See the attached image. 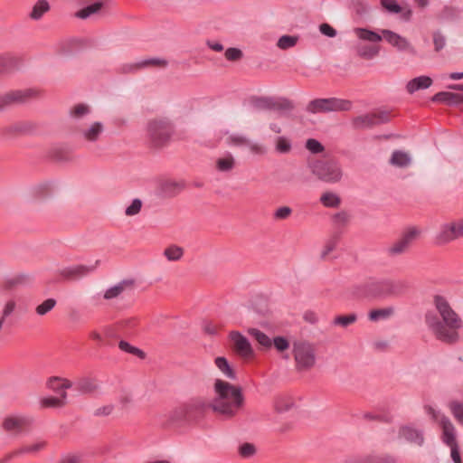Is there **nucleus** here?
I'll return each mask as SVG.
<instances>
[{
    "label": "nucleus",
    "mask_w": 463,
    "mask_h": 463,
    "mask_svg": "<svg viewBox=\"0 0 463 463\" xmlns=\"http://www.w3.org/2000/svg\"><path fill=\"white\" fill-rule=\"evenodd\" d=\"M66 392H62L61 396L59 397L51 396L42 399L41 404L42 406L47 408H58L63 406L66 403Z\"/></svg>",
    "instance_id": "27"
},
{
    "label": "nucleus",
    "mask_w": 463,
    "mask_h": 463,
    "mask_svg": "<svg viewBox=\"0 0 463 463\" xmlns=\"http://www.w3.org/2000/svg\"><path fill=\"white\" fill-rule=\"evenodd\" d=\"M348 214L345 212L335 213L333 217L334 223L337 226L345 225L348 222Z\"/></svg>",
    "instance_id": "57"
},
{
    "label": "nucleus",
    "mask_w": 463,
    "mask_h": 463,
    "mask_svg": "<svg viewBox=\"0 0 463 463\" xmlns=\"http://www.w3.org/2000/svg\"><path fill=\"white\" fill-rule=\"evenodd\" d=\"M407 442L418 447L422 446L424 442L422 430L407 426Z\"/></svg>",
    "instance_id": "24"
},
{
    "label": "nucleus",
    "mask_w": 463,
    "mask_h": 463,
    "mask_svg": "<svg viewBox=\"0 0 463 463\" xmlns=\"http://www.w3.org/2000/svg\"><path fill=\"white\" fill-rule=\"evenodd\" d=\"M56 305V300L54 298H48L44 300L42 304L38 305L36 307V313L39 316H44L48 312H50Z\"/></svg>",
    "instance_id": "40"
},
{
    "label": "nucleus",
    "mask_w": 463,
    "mask_h": 463,
    "mask_svg": "<svg viewBox=\"0 0 463 463\" xmlns=\"http://www.w3.org/2000/svg\"><path fill=\"white\" fill-rule=\"evenodd\" d=\"M79 462H80V457L77 455H66L61 460V463H79Z\"/></svg>",
    "instance_id": "63"
},
{
    "label": "nucleus",
    "mask_w": 463,
    "mask_h": 463,
    "mask_svg": "<svg viewBox=\"0 0 463 463\" xmlns=\"http://www.w3.org/2000/svg\"><path fill=\"white\" fill-rule=\"evenodd\" d=\"M291 145L289 141L284 137H279L277 140L276 148L280 153H287L290 150Z\"/></svg>",
    "instance_id": "52"
},
{
    "label": "nucleus",
    "mask_w": 463,
    "mask_h": 463,
    "mask_svg": "<svg viewBox=\"0 0 463 463\" xmlns=\"http://www.w3.org/2000/svg\"><path fill=\"white\" fill-rule=\"evenodd\" d=\"M166 61L158 58H151V59H145L137 63L131 64L128 66V70L130 71H134L137 68H143L146 66H165Z\"/></svg>",
    "instance_id": "33"
},
{
    "label": "nucleus",
    "mask_w": 463,
    "mask_h": 463,
    "mask_svg": "<svg viewBox=\"0 0 463 463\" xmlns=\"http://www.w3.org/2000/svg\"><path fill=\"white\" fill-rule=\"evenodd\" d=\"M337 240V237H333L326 241L324 250L321 252L322 259L326 258V256L336 248Z\"/></svg>",
    "instance_id": "51"
},
{
    "label": "nucleus",
    "mask_w": 463,
    "mask_h": 463,
    "mask_svg": "<svg viewBox=\"0 0 463 463\" xmlns=\"http://www.w3.org/2000/svg\"><path fill=\"white\" fill-rule=\"evenodd\" d=\"M306 147L313 154H318L323 152L324 150V146H322V144L318 140L314 138H309L307 140Z\"/></svg>",
    "instance_id": "47"
},
{
    "label": "nucleus",
    "mask_w": 463,
    "mask_h": 463,
    "mask_svg": "<svg viewBox=\"0 0 463 463\" xmlns=\"http://www.w3.org/2000/svg\"><path fill=\"white\" fill-rule=\"evenodd\" d=\"M312 173L323 182L335 184L342 179L340 165L335 161H317L310 165Z\"/></svg>",
    "instance_id": "7"
},
{
    "label": "nucleus",
    "mask_w": 463,
    "mask_h": 463,
    "mask_svg": "<svg viewBox=\"0 0 463 463\" xmlns=\"http://www.w3.org/2000/svg\"><path fill=\"white\" fill-rule=\"evenodd\" d=\"M381 35L382 39L383 38L387 43L398 49H401L403 45L404 41L402 36L390 30H382Z\"/></svg>",
    "instance_id": "25"
},
{
    "label": "nucleus",
    "mask_w": 463,
    "mask_h": 463,
    "mask_svg": "<svg viewBox=\"0 0 463 463\" xmlns=\"http://www.w3.org/2000/svg\"><path fill=\"white\" fill-rule=\"evenodd\" d=\"M249 335L253 337L261 346L270 348L272 346V339L265 333L257 328H250Z\"/></svg>",
    "instance_id": "23"
},
{
    "label": "nucleus",
    "mask_w": 463,
    "mask_h": 463,
    "mask_svg": "<svg viewBox=\"0 0 463 463\" xmlns=\"http://www.w3.org/2000/svg\"><path fill=\"white\" fill-rule=\"evenodd\" d=\"M77 389L83 393H89L97 389V384L93 380L83 379L77 383Z\"/></svg>",
    "instance_id": "39"
},
{
    "label": "nucleus",
    "mask_w": 463,
    "mask_h": 463,
    "mask_svg": "<svg viewBox=\"0 0 463 463\" xmlns=\"http://www.w3.org/2000/svg\"><path fill=\"white\" fill-rule=\"evenodd\" d=\"M390 119L387 111H377L355 117L353 125L355 128H369L373 126L386 123Z\"/></svg>",
    "instance_id": "12"
},
{
    "label": "nucleus",
    "mask_w": 463,
    "mask_h": 463,
    "mask_svg": "<svg viewBox=\"0 0 463 463\" xmlns=\"http://www.w3.org/2000/svg\"><path fill=\"white\" fill-rule=\"evenodd\" d=\"M214 364L219 371L228 379L235 380L236 373L228 360L223 356L216 357L214 360Z\"/></svg>",
    "instance_id": "20"
},
{
    "label": "nucleus",
    "mask_w": 463,
    "mask_h": 463,
    "mask_svg": "<svg viewBox=\"0 0 463 463\" xmlns=\"http://www.w3.org/2000/svg\"><path fill=\"white\" fill-rule=\"evenodd\" d=\"M207 45L210 49L214 52H222L223 50V45L218 42H207Z\"/></svg>",
    "instance_id": "64"
},
{
    "label": "nucleus",
    "mask_w": 463,
    "mask_h": 463,
    "mask_svg": "<svg viewBox=\"0 0 463 463\" xmlns=\"http://www.w3.org/2000/svg\"><path fill=\"white\" fill-rule=\"evenodd\" d=\"M142 201L140 199L132 200L131 203L126 208L125 214L127 216H134L137 215L142 208Z\"/></svg>",
    "instance_id": "43"
},
{
    "label": "nucleus",
    "mask_w": 463,
    "mask_h": 463,
    "mask_svg": "<svg viewBox=\"0 0 463 463\" xmlns=\"http://www.w3.org/2000/svg\"><path fill=\"white\" fill-rule=\"evenodd\" d=\"M119 348L127 353L133 354H143V352L139 350L137 347L132 346L130 344H128L126 341H120L119 342Z\"/></svg>",
    "instance_id": "55"
},
{
    "label": "nucleus",
    "mask_w": 463,
    "mask_h": 463,
    "mask_svg": "<svg viewBox=\"0 0 463 463\" xmlns=\"http://www.w3.org/2000/svg\"><path fill=\"white\" fill-rule=\"evenodd\" d=\"M257 106L263 109H272L275 107V101L272 99H260L257 102Z\"/></svg>",
    "instance_id": "61"
},
{
    "label": "nucleus",
    "mask_w": 463,
    "mask_h": 463,
    "mask_svg": "<svg viewBox=\"0 0 463 463\" xmlns=\"http://www.w3.org/2000/svg\"><path fill=\"white\" fill-rule=\"evenodd\" d=\"M234 352L242 359H250L254 356L253 348L250 341L238 331H232L229 335Z\"/></svg>",
    "instance_id": "13"
},
{
    "label": "nucleus",
    "mask_w": 463,
    "mask_h": 463,
    "mask_svg": "<svg viewBox=\"0 0 463 463\" xmlns=\"http://www.w3.org/2000/svg\"><path fill=\"white\" fill-rule=\"evenodd\" d=\"M33 93L32 90H12L7 92L0 96V109H4L14 103L24 102L29 97L33 96Z\"/></svg>",
    "instance_id": "15"
},
{
    "label": "nucleus",
    "mask_w": 463,
    "mask_h": 463,
    "mask_svg": "<svg viewBox=\"0 0 463 463\" xmlns=\"http://www.w3.org/2000/svg\"><path fill=\"white\" fill-rule=\"evenodd\" d=\"M452 90H458L462 93H454L449 91H440L432 97L434 102H441L449 105H456L463 102V84H453L449 87Z\"/></svg>",
    "instance_id": "14"
},
{
    "label": "nucleus",
    "mask_w": 463,
    "mask_h": 463,
    "mask_svg": "<svg viewBox=\"0 0 463 463\" xmlns=\"http://www.w3.org/2000/svg\"><path fill=\"white\" fill-rule=\"evenodd\" d=\"M420 231L414 226L407 227V243L409 241L415 240L420 236Z\"/></svg>",
    "instance_id": "60"
},
{
    "label": "nucleus",
    "mask_w": 463,
    "mask_h": 463,
    "mask_svg": "<svg viewBox=\"0 0 463 463\" xmlns=\"http://www.w3.org/2000/svg\"><path fill=\"white\" fill-rule=\"evenodd\" d=\"M449 407L454 418L461 424H463V403L453 401L450 402Z\"/></svg>",
    "instance_id": "38"
},
{
    "label": "nucleus",
    "mask_w": 463,
    "mask_h": 463,
    "mask_svg": "<svg viewBox=\"0 0 463 463\" xmlns=\"http://www.w3.org/2000/svg\"><path fill=\"white\" fill-rule=\"evenodd\" d=\"M295 403L293 399L288 395H279L276 398L274 402L275 410L278 412H285L294 407Z\"/></svg>",
    "instance_id": "22"
},
{
    "label": "nucleus",
    "mask_w": 463,
    "mask_h": 463,
    "mask_svg": "<svg viewBox=\"0 0 463 463\" xmlns=\"http://www.w3.org/2000/svg\"><path fill=\"white\" fill-rule=\"evenodd\" d=\"M47 386L49 389L52 390L53 392L59 393L60 396H61V393L65 392V390L71 388L72 384L67 379L54 376L51 377L48 380Z\"/></svg>",
    "instance_id": "18"
},
{
    "label": "nucleus",
    "mask_w": 463,
    "mask_h": 463,
    "mask_svg": "<svg viewBox=\"0 0 463 463\" xmlns=\"http://www.w3.org/2000/svg\"><path fill=\"white\" fill-rule=\"evenodd\" d=\"M354 33L361 41L369 43H379L382 41V35L380 33L365 28H354Z\"/></svg>",
    "instance_id": "19"
},
{
    "label": "nucleus",
    "mask_w": 463,
    "mask_h": 463,
    "mask_svg": "<svg viewBox=\"0 0 463 463\" xmlns=\"http://www.w3.org/2000/svg\"><path fill=\"white\" fill-rule=\"evenodd\" d=\"M50 8V5L45 0H39L33 7L30 17L33 20L40 19Z\"/></svg>",
    "instance_id": "32"
},
{
    "label": "nucleus",
    "mask_w": 463,
    "mask_h": 463,
    "mask_svg": "<svg viewBox=\"0 0 463 463\" xmlns=\"http://www.w3.org/2000/svg\"><path fill=\"white\" fill-rule=\"evenodd\" d=\"M432 303L436 312L425 315V323L434 338L446 345H455L459 341V332L463 328V318L441 293L433 296Z\"/></svg>",
    "instance_id": "1"
},
{
    "label": "nucleus",
    "mask_w": 463,
    "mask_h": 463,
    "mask_svg": "<svg viewBox=\"0 0 463 463\" xmlns=\"http://www.w3.org/2000/svg\"><path fill=\"white\" fill-rule=\"evenodd\" d=\"M91 112L90 106L85 103H78L69 110V117L75 124V132L79 139L86 144L99 143L106 130L105 125L101 121L84 122V119Z\"/></svg>",
    "instance_id": "3"
},
{
    "label": "nucleus",
    "mask_w": 463,
    "mask_h": 463,
    "mask_svg": "<svg viewBox=\"0 0 463 463\" xmlns=\"http://www.w3.org/2000/svg\"><path fill=\"white\" fill-rule=\"evenodd\" d=\"M432 80L428 76H419L407 82V91L413 93L420 90L428 89Z\"/></svg>",
    "instance_id": "17"
},
{
    "label": "nucleus",
    "mask_w": 463,
    "mask_h": 463,
    "mask_svg": "<svg viewBox=\"0 0 463 463\" xmlns=\"http://www.w3.org/2000/svg\"><path fill=\"white\" fill-rule=\"evenodd\" d=\"M390 164L399 167L405 165V152L402 150L394 151L390 158Z\"/></svg>",
    "instance_id": "42"
},
{
    "label": "nucleus",
    "mask_w": 463,
    "mask_h": 463,
    "mask_svg": "<svg viewBox=\"0 0 463 463\" xmlns=\"http://www.w3.org/2000/svg\"><path fill=\"white\" fill-rule=\"evenodd\" d=\"M90 271V269H88L82 265H76L65 268L61 270V275L67 279H72L78 276L84 275Z\"/></svg>",
    "instance_id": "26"
},
{
    "label": "nucleus",
    "mask_w": 463,
    "mask_h": 463,
    "mask_svg": "<svg viewBox=\"0 0 463 463\" xmlns=\"http://www.w3.org/2000/svg\"><path fill=\"white\" fill-rule=\"evenodd\" d=\"M209 409H212V402L204 397H193L176 406L170 412L169 417L172 421L196 420L202 418Z\"/></svg>",
    "instance_id": "4"
},
{
    "label": "nucleus",
    "mask_w": 463,
    "mask_h": 463,
    "mask_svg": "<svg viewBox=\"0 0 463 463\" xmlns=\"http://www.w3.org/2000/svg\"><path fill=\"white\" fill-rule=\"evenodd\" d=\"M272 345L278 352H283L289 347L288 340L284 336H276L272 339Z\"/></svg>",
    "instance_id": "45"
},
{
    "label": "nucleus",
    "mask_w": 463,
    "mask_h": 463,
    "mask_svg": "<svg viewBox=\"0 0 463 463\" xmlns=\"http://www.w3.org/2000/svg\"><path fill=\"white\" fill-rule=\"evenodd\" d=\"M463 237V218L440 225L436 234V241L445 244Z\"/></svg>",
    "instance_id": "10"
},
{
    "label": "nucleus",
    "mask_w": 463,
    "mask_h": 463,
    "mask_svg": "<svg viewBox=\"0 0 463 463\" xmlns=\"http://www.w3.org/2000/svg\"><path fill=\"white\" fill-rule=\"evenodd\" d=\"M292 352L298 371H308L314 367L317 358L313 345L306 341H296Z\"/></svg>",
    "instance_id": "5"
},
{
    "label": "nucleus",
    "mask_w": 463,
    "mask_h": 463,
    "mask_svg": "<svg viewBox=\"0 0 463 463\" xmlns=\"http://www.w3.org/2000/svg\"><path fill=\"white\" fill-rule=\"evenodd\" d=\"M352 103L347 99L337 98L316 99L311 100L307 107L310 113H326L335 111H346L351 109Z\"/></svg>",
    "instance_id": "6"
},
{
    "label": "nucleus",
    "mask_w": 463,
    "mask_h": 463,
    "mask_svg": "<svg viewBox=\"0 0 463 463\" xmlns=\"http://www.w3.org/2000/svg\"><path fill=\"white\" fill-rule=\"evenodd\" d=\"M184 255V250L183 248L176 246V245H171L165 249L164 250V256L169 260V261H176L179 260Z\"/></svg>",
    "instance_id": "34"
},
{
    "label": "nucleus",
    "mask_w": 463,
    "mask_h": 463,
    "mask_svg": "<svg viewBox=\"0 0 463 463\" xmlns=\"http://www.w3.org/2000/svg\"><path fill=\"white\" fill-rule=\"evenodd\" d=\"M249 138L241 134H232L227 138V143L233 146H245Z\"/></svg>",
    "instance_id": "41"
},
{
    "label": "nucleus",
    "mask_w": 463,
    "mask_h": 463,
    "mask_svg": "<svg viewBox=\"0 0 463 463\" xmlns=\"http://www.w3.org/2000/svg\"><path fill=\"white\" fill-rule=\"evenodd\" d=\"M393 314L394 308L392 307L373 309L368 313V318L372 322H379L390 318Z\"/></svg>",
    "instance_id": "21"
},
{
    "label": "nucleus",
    "mask_w": 463,
    "mask_h": 463,
    "mask_svg": "<svg viewBox=\"0 0 463 463\" xmlns=\"http://www.w3.org/2000/svg\"><path fill=\"white\" fill-rule=\"evenodd\" d=\"M224 56L230 61H239L242 57V52L238 48H228Z\"/></svg>",
    "instance_id": "48"
},
{
    "label": "nucleus",
    "mask_w": 463,
    "mask_h": 463,
    "mask_svg": "<svg viewBox=\"0 0 463 463\" xmlns=\"http://www.w3.org/2000/svg\"><path fill=\"white\" fill-rule=\"evenodd\" d=\"M255 447L250 443H243L239 448L240 455L243 458H250L255 453Z\"/></svg>",
    "instance_id": "50"
},
{
    "label": "nucleus",
    "mask_w": 463,
    "mask_h": 463,
    "mask_svg": "<svg viewBox=\"0 0 463 463\" xmlns=\"http://www.w3.org/2000/svg\"><path fill=\"white\" fill-rule=\"evenodd\" d=\"M405 249V238L400 239L393 246L390 247L388 251L391 255L402 253Z\"/></svg>",
    "instance_id": "54"
},
{
    "label": "nucleus",
    "mask_w": 463,
    "mask_h": 463,
    "mask_svg": "<svg viewBox=\"0 0 463 463\" xmlns=\"http://www.w3.org/2000/svg\"><path fill=\"white\" fill-rule=\"evenodd\" d=\"M319 30L321 33L328 37H335L336 35V31L328 24H322L319 26Z\"/></svg>",
    "instance_id": "59"
},
{
    "label": "nucleus",
    "mask_w": 463,
    "mask_h": 463,
    "mask_svg": "<svg viewBox=\"0 0 463 463\" xmlns=\"http://www.w3.org/2000/svg\"><path fill=\"white\" fill-rule=\"evenodd\" d=\"M133 280L131 279H124L119 281L118 283L108 288L103 293H97L96 295L91 297V301L94 305L99 306L101 305V299L105 300H112L119 298L128 290H131L133 288Z\"/></svg>",
    "instance_id": "11"
},
{
    "label": "nucleus",
    "mask_w": 463,
    "mask_h": 463,
    "mask_svg": "<svg viewBox=\"0 0 463 463\" xmlns=\"http://www.w3.org/2000/svg\"><path fill=\"white\" fill-rule=\"evenodd\" d=\"M357 320V316L354 313L345 315V316H337L334 318L332 324L334 326H338L341 327H347L350 325L354 324Z\"/></svg>",
    "instance_id": "35"
},
{
    "label": "nucleus",
    "mask_w": 463,
    "mask_h": 463,
    "mask_svg": "<svg viewBox=\"0 0 463 463\" xmlns=\"http://www.w3.org/2000/svg\"><path fill=\"white\" fill-rule=\"evenodd\" d=\"M450 448V456L454 463H461L460 454L458 445H454Z\"/></svg>",
    "instance_id": "62"
},
{
    "label": "nucleus",
    "mask_w": 463,
    "mask_h": 463,
    "mask_svg": "<svg viewBox=\"0 0 463 463\" xmlns=\"http://www.w3.org/2000/svg\"><path fill=\"white\" fill-rule=\"evenodd\" d=\"M298 38L293 35H282L277 43V46L281 50H287L294 47L298 43Z\"/></svg>",
    "instance_id": "37"
},
{
    "label": "nucleus",
    "mask_w": 463,
    "mask_h": 463,
    "mask_svg": "<svg viewBox=\"0 0 463 463\" xmlns=\"http://www.w3.org/2000/svg\"><path fill=\"white\" fill-rule=\"evenodd\" d=\"M245 147H248L249 150L252 154L261 155V154L265 153V149H264V147L261 145H260V144H258V143H256V142H254V141H252L250 139L248 140Z\"/></svg>",
    "instance_id": "53"
},
{
    "label": "nucleus",
    "mask_w": 463,
    "mask_h": 463,
    "mask_svg": "<svg viewBox=\"0 0 463 463\" xmlns=\"http://www.w3.org/2000/svg\"><path fill=\"white\" fill-rule=\"evenodd\" d=\"M146 131L153 145L159 146L169 140L173 134V127L168 120L155 119L147 124Z\"/></svg>",
    "instance_id": "8"
},
{
    "label": "nucleus",
    "mask_w": 463,
    "mask_h": 463,
    "mask_svg": "<svg viewBox=\"0 0 463 463\" xmlns=\"http://www.w3.org/2000/svg\"><path fill=\"white\" fill-rule=\"evenodd\" d=\"M30 424V420L24 416L14 415L6 417L3 421V428L9 432L19 433Z\"/></svg>",
    "instance_id": "16"
},
{
    "label": "nucleus",
    "mask_w": 463,
    "mask_h": 463,
    "mask_svg": "<svg viewBox=\"0 0 463 463\" xmlns=\"http://www.w3.org/2000/svg\"><path fill=\"white\" fill-rule=\"evenodd\" d=\"M213 390L215 396L212 401V410L225 419L235 417L244 404L241 387L216 379Z\"/></svg>",
    "instance_id": "2"
},
{
    "label": "nucleus",
    "mask_w": 463,
    "mask_h": 463,
    "mask_svg": "<svg viewBox=\"0 0 463 463\" xmlns=\"http://www.w3.org/2000/svg\"><path fill=\"white\" fill-rule=\"evenodd\" d=\"M363 418L364 420H382V421H385V422H390V421H392L394 416L384 414V413L374 414V413H371V412H365L363 414Z\"/></svg>",
    "instance_id": "44"
},
{
    "label": "nucleus",
    "mask_w": 463,
    "mask_h": 463,
    "mask_svg": "<svg viewBox=\"0 0 463 463\" xmlns=\"http://www.w3.org/2000/svg\"><path fill=\"white\" fill-rule=\"evenodd\" d=\"M381 5L385 10L392 14H398L402 11L396 0H381Z\"/></svg>",
    "instance_id": "46"
},
{
    "label": "nucleus",
    "mask_w": 463,
    "mask_h": 463,
    "mask_svg": "<svg viewBox=\"0 0 463 463\" xmlns=\"http://www.w3.org/2000/svg\"><path fill=\"white\" fill-rule=\"evenodd\" d=\"M356 52L361 58L371 60L378 55L379 48L371 45H358Z\"/></svg>",
    "instance_id": "31"
},
{
    "label": "nucleus",
    "mask_w": 463,
    "mask_h": 463,
    "mask_svg": "<svg viewBox=\"0 0 463 463\" xmlns=\"http://www.w3.org/2000/svg\"><path fill=\"white\" fill-rule=\"evenodd\" d=\"M320 203L328 208H336L341 203L340 197L332 192L324 193L320 197Z\"/></svg>",
    "instance_id": "28"
},
{
    "label": "nucleus",
    "mask_w": 463,
    "mask_h": 463,
    "mask_svg": "<svg viewBox=\"0 0 463 463\" xmlns=\"http://www.w3.org/2000/svg\"><path fill=\"white\" fill-rule=\"evenodd\" d=\"M44 447L43 441H36L33 445L30 446H24L21 448L20 449L16 450L13 454L9 455V458H11L14 455H20V454H33L42 449Z\"/></svg>",
    "instance_id": "36"
},
{
    "label": "nucleus",
    "mask_w": 463,
    "mask_h": 463,
    "mask_svg": "<svg viewBox=\"0 0 463 463\" xmlns=\"http://www.w3.org/2000/svg\"><path fill=\"white\" fill-rule=\"evenodd\" d=\"M364 463H396V460L391 456H384L380 458H368Z\"/></svg>",
    "instance_id": "58"
},
{
    "label": "nucleus",
    "mask_w": 463,
    "mask_h": 463,
    "mask_svg": "<svg viewBox=\"0 0 463 463\" xmlns=\"http://www.w3.org/2000/svg\"><path fill=\"white\" fill-rule=\"evenodd\" d=\"M235 166V159L228 154L216 161V167L220 172H229Z\"/></svg>",
    "instance_id": "30"
},
{
    "label": "nucleus",
    "mask_w": 463,
    "mask_h": 463,
    "mask_svg": "<svg viewBox=\"0 0 463 463\" xmlns=\"http://www.w3.org/2000/svg\"><path fill=\"white\" fill-rule=\"evenodd\" d=\"M426 410L429 415H430L435 420H439L442 429L441 439L443 443L449 447L458 445L456 440V430L450 420L445 415H441L439 411H436L431 406H428Z\"/></svg>",
    "instance_id": "9"
},
{
    "label": "nucleus",
    "mask_w": 463,
    "mask_h": 463,
    "mask_svg": "<svg viewBox=\"0 0 463 463\" xmlns=\"http://www.w3.org/2000/svg\"><path fill=\"white\" fill-rule=\"evenodd\" d=\"M291 208L288 206H282L276 210L274 213V217L279 220L287 219L291 214Z\"/></svg>",
    "instance_id": "56"
},
{
    "label": "nucleus",
    "mask_w": 463,
    "mask_h": 463,
    "mask_svg": "<svg viewBox=\"0 0 463 463\" xmlns=\"http://www.w3.org/2000/svg\"><path fill=\"white\" fill-rule=\"evenodd\" d=\"M433 43L437 52L442 50L446 45V38L440 32L433 33Z\"/></svg>",
    "instance_id": "49"
},
{
    "label": "nucleus",
    "mask_w": 463,
    "mask_h": 463,
    "mask_svg": "<svg viewBox=\"0 0 463 463\" xmlns=\"http://www.w3.org/2000/svg\"><path fill=\"white\" fill-rule=\"evenodd\" d=\"M103 6H104V4L102 2L93 3L90 5L82 8L81 10H80L77 13V16L81 19H86L95 14H98L102 9Z\"/></svg>",
    "instance_id": "29"
}]
</instances>
